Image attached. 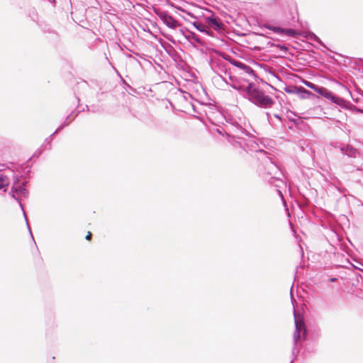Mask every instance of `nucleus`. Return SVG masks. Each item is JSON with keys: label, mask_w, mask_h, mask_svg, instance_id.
Returning <instances> with one entry per match:
<instances>
[{"label": "nucleus", "mask_w": 363, "mask_h": 363, "mask_svg": "<svg viewBox=\"0 0 363 363\" xmlns=\"http://www.w3.org/2000/svg\"><path fill=\"white\" fill-rule=\"evenodd\" d=\"M212 69L221 77L222 73L227 72L228 64L222 59H213L211 64Z\"/></svg>", "instance_id": "423d86ee"}, {"label": "nucleus", "mask_w": 363, "mask_h": 363, "mask_svg": "<svg viewBox=\"0 0 363 363\" xmlns=\"http://www.w3.org/2000/svg\"><path fill=\"white\" fill-rule=\"evenodd\" d=\"M294 315L295 318V326L296 330L294 334V342L296 343L300 338V333L303 330V333H305V325L301 318H298L295 311L294 310Z\"/></svg>", "instance_id": "0eeeda50"}, {"label": "nucleus", "mask_w": 363, "mask_h": 363, "mask_svg": "<svg viewBox=\"0 0 363 363\" xmlns=\"http://www.w3.org/2000/svg\"><path fill=\"white\" fill-rule=\"evenodd\" d=\"M240 74H245L246 77H248L251 79H254L256 77L254 70L247 65H245V68L240 69Z\"/></svg>", "instance_id": "9d476101"}, {"label": "nucleus", "mask_w": 363, "mask_h": 363, "mask_svg": "<svg viewBox=\"0 0 363 363\" xmlns=\"http://www.w3.org/2000/svg\"><path fill=\"white\" fill-rule=\"evenodd\" d=\"M341 151L344 155H345L350 157L355 158L359 155V151L357 149H355L350 145H347L345 147L341 148Z\"/></svg>", "instance_id": "1a4fd4ad"}, {"label": "nucleus", "mask_w": 363, "mask_h": 363, "mask_svg": "<svg viewBox=\"0 0 363 363\" xmlns=\"http://www.w3.org/2000/svg\"><path fill=\"white\" fill-rule=\"evenodd\" d=\"M315 92L342 108L345 107L347 105V101L345 99L334 95L330 91L325 87L320 86L319 89H315Z\"/></svg>", "instance_id": "7ed1b4c3"}, {"label": "nucleus", "mask_w": 363, "mask_h": 363, "mask_svg": "<svg viewBox=\"0 0 363 363\" xmlns=\"http://www.w3.org/2000/svg\"><path fill=\"white\" fill-rule=\"evenodd\" d=\"M191 24L199 31L202 32V33H206L208 35H210V33L207 30L206 28V26L203 23H199V22H196V21H194L191 23Z\"/></svg>", "instance_id": "ddd939ff"}, {"label": "nucleus", "mask_w": 363, "mask_h": 363, "mask_svg": "<svg viewBox=\"0 0 363 363\" xmlns=\"http://www.w3.org/2000/svg\"><path fill=\"white\" fill-rule=\"evenodd\" d=\"M206 23L208 25V26L212 28L216 31H219L223 29V26L222 23L217 18L212 16L206 18Z\"/></svg>", "instance_id": "6e6552de"}, {"label": "nucleus", "mask_w": 363, "mask_h": 363, "mask_svg": "<svg viewBox=\"0 0 363 363\" xmlns=\"http://www.w3.org/2000/svg\"><path fill=\"white\" fill-rule=\"evenodd\" d=\"M275 117L279 118V116L278 115H275Z\"/></svg>", "instance_id": "cd10ccee"}, {"label": "nucleus", "mask_w": 363, "mask_h": 363, "mask_svg": "<svg viewBox=\"0 0 363 363\" xmlns=\"http://www.w3.org/2000/svg\"><path fill=\"white\" fill-rule=\"evenodd\" d=\"M276 46L277 48H279L280 49V50L283 51V52L285 53V54L288 51V48L285 45H277Z\"/></svg>", "instance_id": "6ab92c4d"}, {"label": "nucleus", "mask_w": 363, "mask_h": 363, "mask_svg": "<svg viewBox=\"0 0 363 363\" xmlns=\"http://www.w3.org/2000/svg\"><path fill=\"white\" fill-rule=\"evenodd\" d=\"M303 84L308 86V88L314 90L315 91V89H319L320 86L314 84L313 83L308 82V81H304Z\"/></svg>", "instance_id": "dca6fc26"}, {"label": "nucleus", "mask_w": 363, "mask_h": 363, "mask_svg": "<svg viewBox=\"0 0 363 363\" xmlns=\"http://www.w3.org/2000/svg\"><path fill=\"white\" fill-rule=\"evenodd\" d=\"M9 183H0V191L5 192L8 188Z\"/></svg>", "instance_id": "f3484780"}, {"label": "nucleus", "mask_w": 363, "mask_h": 363, "mask_svg": "<svg viewBox=\"0 0 363 363\" xmlns=\"http://www.w3.org/2000/svg\"><path fill=\"white\" fill-rule=\"evenodd\" d=\"M235 147L239 146L246 151L255 152L258 155L257 157L259 160L265 166L269 169H276L277 167L272 161L268 153L259 148V145L253 138H238L233 143Z\"/></svg>", "instance_id": "f257e3e1"}, {"label": "nucleus", "mask_w": 363, "mask_h": 363, "mask_svg": "<svg viewBox=\"0 0 363 363\" xmlns=\"http://www.w3.org/2000/svg\"><path fill=\"white\" fill-rule=\"evenodd\" d=\"M247 96L254 104L263 108H271L275 103L271 96L255 88L251 83L247 87Z\"/></svg>", "instance_id": "f03ea898"}, {"label": "nucleus", "mask_w": 363, "mask_h": 363, "mask_svg": "<svg viewBox=\"0 0 363 363\" xmlns=\"http://www.w3.org/2000/svg\"><path fill=\"white\" fill-rule=\"evenodd\" d=\"M279 194H280L281 196H282L281 191H279Z\"/></svg>", "instance_id": "c85d7f7f"}, {"label": "nucleus", "mask_w": 363, "mask_h": 363, "mask_svg": "<svg viewBox=\"0 0 363 363\" xmlns=\"http://www.w3.org/2000/svg\"><path fill=\"white\" fill-rule=\"evenodd\" d=\"M25 183H13L10 195L15 199L19 201L21 197H26L28 191L23 186Z\"/></svg>", "instance_id": "39448f33"}, {"label": "nucleus", "mask_w": 363, "mask_h": 363, "mask_svg": "<svg viewBox=\"0 0 363 363\" xmlns=\"http://www.w3.org/2000/svg\"><path fill=\"white\" fill-rule=\"evenodd\" d=\"M296 94H299L301 99H306L312 95V93L303 87H298L296 90Z\"/></svg>", "instance_id": "9b49d317"}, {"label": "nucleus", "mask_w": 363, "mask_h": 363, "mask_svg": "<svg viewBox=\"0 0 363 363\" xmlns=\"http://www.w3.org/2000/svg\"><path fill=\"white\" fill-rule=\"evenodd\" d=\"M91 238V233L90 232L88 233V235L86 236V239L89 240Z\"/></svg>", "instance_id": "5701e85b"}, {"label": "nucleus", "mask_w": 363, "mask_h": 363, "mask_svg": "<svg viewBox=\"0 0 363 363\" xmlns=\"http://www.w3.org/2000/svg\"><path fill=\"white\" fill-rule=\"evenodd\" d=\"M182 12L184 13L183 15L181 14L180 16L185 21H187V22H189V23H192L190 19L188 18V17H190L191 18H193V19H196V16H195L191 12H189V11H186L184 9H182L181 10Z\"/></svg>", "instance_id": "f8f14e48"}, {"label": "nucleus", "mask_w": 363, "mask_h": 363, "mask_svg": "<svg viewBox=\"0 0 363 363\" xmlns=\"http://www.w3.org/2000/svg\"><path fill=\"white\" fill-rule=\"evenodd\" d=\"M62 128H63V126H62V127H60L59 128H57V129L55 130V132L54 133V134H55V133H57V131H58L59 130L62 129Z\"/></svg>", "instance_id": "393cba45"}, {"label": "nucleus", "mask_w": 363, "mask_h": 363, "mask_svg": "<svg viewBox=\"0 0 363 363\" xmlns=\"http://www.w3.org/2000/svg\"><path fill=\"white\" fill-rule=\"evenodd\" d=\"M13 182H19L18 177L15 178Z\"/></svg>", "instance_id": "a878e982"}, {"label": "nucleus", "mask_w": 363, "mask_h": 363, "mask_svg": "<svg viewBox=\"0 0 363 363\" xmlns=\"http://www.w3.org/2000/svg\"><path fill=\"white\" fill-rule=\"evenodd\" d=\"M23 216H24L25 219H26V223H27V225H28V230H29V231H30V229L29 225H28V220H27L26 215V213H25V211H23ZM30 233H31V232H30Z\"/></svg>", "instance_id": "412c9836"}, {"label": "nucleus", "mask_w": 363, "mask_h": 363, "mask_svg": "<svg viewBox=\"0 0 363 363\" xmlns=\"http://www.w3.org/2000/svg\"><path fill=\"white\" fill-rule=\"evenodd\" d=\"M9 180V179L7 176L0 173V182H8Z\"/></svg>", "instance_id": "aec40b11"}, {"label": "nucleus", "mask_w": 363, "mask_h": 363, "mask_svg": "<svg viewBox=\"0 0 363 363\" xmlns=\"http://www.w3.org/2000/svg\"><path fill=\"white\" fill-rule=\"evenodd\" d=\"M294 33V31L293 30H291V29H289V30H286V33L288 35H292Z\"/></svg>", "instance_id": "4be33fe9"}, {"label": "nucleus", "mask_w": 363, "mask_h": 363, "mask_svg": "<svg viewBox=\"0 0 363 363\" xmlns=\"http://www.w3.org/2000/svg\"><path fill=\"white\" fill-rule=\"evenodd\" d=\"M297 89H298L297 87H293V88L288 87V88H286L285 91H286V92L289 93V94H294V93L296 94Z\"/></svg>", "instance_id": "a211bd4d"}, {"label": "nucleus", "mask_w": 363, "mask_h": 363, "mask_svg": "<svg viewBox=\"0 0 363 363\" xmlns=\"http://www.w3.org/2000/svg\"><path fill=\"white\" fill-rule=\"evenodd\" d=\"M229 62L234 65L235 67H238L240 70V69H242V68H245V64L242 62H240V61H238V60H233V59H227Z\"/></svg>", "instance_id": "2eb2a0df"}, {"label": "nucleus", "mask_w": 363, "mask_h": 363, "mask_svg": "<svg viewBox=\"0 0 363 363\" xmlns=\"http://www.w3.org/2000/svg\"><path fill=\"white\" fill-rule=\"evenodd\" d=\"M191 34L192 35V38H193L194 40H196V41L199 42V39H198L196 37H195V36L194 35V33H191Z\"/></svg>", "instance_id": "b1692460"}, {"label": "nucleus", "mask_w": 363, "mask_h": 363, "mask_svg": "<svg viewBox=\"0 0 363 363\" xmlns=\"http://www.w3.org/2000/svg\"><path fill=\"white\" fill-rule=\"evenodd\" d=\"M224 80L227 84H229L233 89L237 90L241 89V86L238 84V83L234 79V78L232 76H229L230 82L227 81L226 79Z\"/></svg>", "instance_id": "4468645a"}, {"label": "nucleus", "mask_w": 363, "mask_h": 363, "mask_svg": "<svg viewBox=\"0 0 363 363\" xmlns=\"http://www.w3.org/2000/svg\"><path fill=\"white\" fill-rule=\"evenodd\" d=\"M20 206H21V208L23 210V206H22V204H21V203H20Z\"/></svg>", "instance_id": "bb28decb"}, {"label": "nucleus", "mask_w": 363, "mask_h": 363, "mask_svg": "<svg viewBox=\"0 0 363 363\" xmlns=\"http://www.w3.org/2000/svg\"><path fill=\"white\" fill-rule=\"evenodd\" d=\"M156 14L160 19L168 28L175 29L179 26V23L168 12L164 11H155Z\"/></svg>", "instance_id": "20e7f679"}]
</instances>
